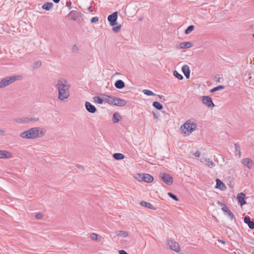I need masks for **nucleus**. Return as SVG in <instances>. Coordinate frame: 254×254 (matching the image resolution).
Wrapping results in <instances>:
<instances>
[{
    "label": "nucleus",
    "instance_id": "nucleus-1",
    "mask_svg": "<svg viewBox=\"0 0 254 254\" xmlns=\"http://www.w3.org/2000/svg\"><path fill=\"white\" fill-rule=\"evenodd\" d=\"M56 86L58 90L59 99L63 101L69 97L71 85L66 79L63 78L58 79Z\"/></svg>",
    "mask_w": 254,
    "mask_h": 254
},
{
    "label": "nucleus",
    "instance_id": "nucleus-2",
    "mask_svg": "<svg viewBox=\"0 0 254 254\" xmlns=\"http://www.w3.org/2000/svg\"><path fill=\"white\" fill-rule=\"evenodd\" d=\"M46 129L43 127H34L29 128L20 134V136L24 139H34L44 136Z\"/></svg>",
    "mask_w": 254,
    "mask_h": 254
},
{
    "label": "nucleus",
    "instance_id": "nucleus-3",
    "mask_svg": "<svg viewBox=\"0 0 254 254\" xmlns=\"http://www.w3.org/2000/svg\"><path fill=\"white\" fill-rule=\"evenodd\" d=\"M197 124L193 119L187 120L180 127V131L186 135H190L197 128Z\"/></svg>",
    "mask_w": 254,
    "mask_h": 254
},
{
    "label": "nucleus",
    "instance_id": "nucleus-4",
    "mask_svg": "<svg viewBox=\"0 0 254 254\" xmlns=\"http://www.w3.org/2000/svg\"><path fill=\"white\" fill-rule=\"evenodd\" d=\"M20 77V75L10 76L6 77L0 82V88H3L15 81Z\"/></svg>",
    "mask_w": 254,
    "mask_h": 254
},
{
    "label": "nucleus",
    "instance_id": "nucleus-5",
    "mask_svg": "<svg viewBox=\"0 0 254 254\" xmlns=\"http://www.w3.org/2000/svg\"><path fill=\"white\" fill-rule=\"evenodd\" d=\"M135 178L138 181H144L146 183L152 182L154 180L153 177L148 174H137Z\"/></svg>",
    "mask_w": 254,
    "mask_h": 254
},
{
    "label": "nucleus",
    "instance_id": "nucleus-6",
    "mask_svg": "<svg viewBox=\"0 0 254 254\" xmlns=\"http://www.w3.org/2000/svg\"><path fill=\"white\" fill-rule=\"evenodd\" d=\"M168 245L169 248L175 251L176 253H178L180 251V247L179 244L176 241L173 240H169L168 241Z\"/></svg>",
    "mask_w": 254,
    "mask_h": 254
},
{
    "label": "nucleus",
    "instance_id": "nucleus-7",
    "mask_svg": "<svg viewBox=\"0 0 254 254\" xmlns=\"http://www.w3.org/2000/svg\"><path fill=\"white\" fill-rule=\"evenodd\" d=\"M118 12H115L108 17V20L111 26H113L117 24Z\"/></svg>",
    "mask_w": 254,
    "mask_h": 254
},
{
    "label": "nucleus",
    "instance_id": "nucleus-8",
    "mask_svg": "<svg viewBox=\"0 0 254 254\" xmlns=\"http://www.w3.org/2000/svg\"><path fill=\"white\" fill-rule=\"evenodd\" d=\"M202 102L203 104L208 107H213L214 106V104L212 102V99L209 96H202Z\"/></svg>",
    "mask_w": 254,
    "mask_h": 254
},
{
    "label": "nucleus",
    "instance_id": "nucleus-9",
    "mask_svg": "<svg viewBox=\"0 0 254 254\" xmlns=\"http://www.w3.org/2000/svg\"><path fill=\"white\" fill-rule=\"evenodd\" d=\"M201 162L205 164L207 166L210 168H213L215 164L210 158H207L205 157H201L200 159Z\"/></svg>",
    "mask_w": 254,
    "mask_h": 254
},
{
    "label": "nucleus",
    "instance_id": "nucleus-10",
    "mask_svg": "<svg viewBox=\"0 0 254 254\" xmlns=\"http://www.w3.org/2000/svg\"><path fill=\"white\" fill-rule=\"evenodd\" d=\"M161 179L168 185H172L173 182V178L168 174H163Z\"/></svg>",
    "mask_w": 254,
    "mask_h": 254
},
{
    "label": "nucleus",
    "instance_id": "nucleus-11",
    "mask_svg": "<svg viewBox=\"0 0 254 254\" xmlns=\"http://www.w3.org/2000/svg\"><path fill=\"white\" fill-rule=\"evenodd\" d=\"M85 107L89 113H95L97 111L96 107L89 102L87 101L85 102Z\"/></svg>",
    "mask_w": 254,
    "mask_h": 254
},
{
    "label": "nucleus",
    "instance_id": "nucleus-12",
    "mask_svg": "<svg viewBox=\"0 0 254 254\" xmlns=\"http://www.w3.org/2000/svg\"><path fill=\"white\" fill-rule=\"evenodd\" d=\"M113 104L116 106L123 107L126 104V102L125 100L121 98L115 97Z\"/></svg>",
    "mask_w": 254,
    "mask_h": 254
},
{
    "label": "nucleus",
    "instance_id": "nucleus-13",
    "mask_svg": "<svg viewBox=\"0 0 254 254\" xmlns=\"http://www.w3.org/2000/svg\"><path fill=\"white\" fill-rule=\"evenodd\" d=\"M11 157L12 155L10 152L0 150V159H8Z\"/></svg>",
    "mask_w": 254,
    "mask_h": 254
},
{
    "label": "nucleus",
    "instance_id": "nucleus-14",
    "mask_svg": "<svg viewBox=\"0 0 254 254\" xmlns=\"http://www.w3.org/2000/svg\"><path fill=\"white\" fill-rule=\"evenodd\" d=\"M101 96L104 98V101H105L106 102L110 104H113V100L114 99L115 97L104 94H101Z\"/></svg>",
    "mask_w": 254,
    "mask_h": 254
},
{
    "label": "nucleus",
    "instance_id": "nucleus-15",
    "mask_svg": "<svg viewBox=\"0 0 254 254\" xmlns=\"http://www.w3.org/2000/svg\"><path fill=\"white\" fill-rule=\"evenodd\" d=\"M242 164L249 169H251L253 166V162L250 158H244L242 160Z\"/></svg>",
    "mask_w": 254,
    "mask_h": 254
},
{
    "label": "nucleus",
    "instance_id": "nucleus-16",
    "mask_svg": "<svg viewBox=\"0 0 254 254\" xmlns=\"http://www.w3.org/2000/svg\"><path fill=\"white\" fill-rule=\"evenodd\" d=\"M245 196V194L242 192L238 194L237 198L239 202L240 203L241 205H243L246 203Z\"/></svg>",
    "mask_w": 254,
    "mask_h": 254
},
{
    "label": "nucleus",
    "instance_id": "nucleus-17",
    "mask_svg": "<svg viewBox=\"0 0 254 254\" xmlns=\"http://www.w3.org/2000/svg\"><path fill=\"white\" fill-rule=\"evenodd\" d=\"M244 222L248 225L250 229H254V222L251 220L249 216H246L244 220Z\"/></svg>",
    "mask_w": 254,
    "mask_h": 254
},
{
    "label": "nucleus",
    "instance_id": "nucleus-18",
    "mask_svg": "<svg viewBox=\"0 0 254 254\" xmlns=\"http://www.w3.org/2000/svg\"><path fill=\"white\" fill-rule=\"evenodd\" d=\"M182 71L183 72L185 76L188 78L190 76V70L189 67L187 65H184L182 68Z\"/></svg>",
    "mask_w": 254,
    "mask_h": 254
},
{
    "label": "nucleus",
    "instance_id": "nucleus-19",
    "mask_svg": "<svg viewBox=\"0 0 254 254\" xmlns=\"http://www.w3.org/2000/svg\"><path fill=\"white\" fill-rule=\"evenodd\" d=\"M125 84L124 82L121 79L118 80L115 83V86L116 88L122 89L125 87Z\"/></svg>",
    "mask_w": 254,
    "mask_h": 254
},
{
    "label": "nucleus",
    "instance_id": "nucleus-20",
    "mask_svg": "<svg viewBox=\"0 0 254 254\" xmlns=\"http://www.w3.org/2000/svg\"><path fill=\"white\" fill-rule=\"evenodd\" d=\"M192 46V44L190 42H182L179 44L180 49L189 48Z\"/></svg>",
    "mask_w": 254,
    "mask_h": 254
},
{
    "label": "nucleus",
    "instance_id": "nucleus-21",
    "mask_svg": "<svg viewBox=\"0 0 254 254\" xmlns=\"http://www.w3.org/2000/svg\"><path fill=\"white\" fill-rule=\"evenodd\" d=\"M140 205L143 207H146V208H149L150 209H152V210L155 209V207L152 204H151L149 202H146L145 201H141L140 202Z\"/></svg>",
    "mask_w": 254,
    "mask_h": 254
},
{
    "label": "nucleus",
    "instance_id": "nucleus-22",
    "mask_svg": "<svg viewBox=\"0 0 254 254\" xmlns=\"http://www.w3.org/2000/svg\"><path fill=\"white\" fill-rule=\"evenodd\" d=\"M121 116L118 113L116 112L113 114L112 121L114 124L118 123L121 120Z\"/></svg>",
    "mask_w": 254,
    "mask_h": 254
},
{
    "label": "nucleus",
    "instance_id": "nucleus-23",
    "mask_svg": "<svg viewBox=\"0 0 254 254\" xmlns=\"http://www.w3.org/2000/svg\"><path fill=\"white\" fill-rule=\"evenodd\" d=\"M216 188L219 189L221 190H224L225 188V186L223 183L219 179L216 180Z\"/></svg>",
    "mask_w": 254,
    "mask_h": 254
},
{
    "label": "nucleus",
    "instance_id": "nucleus-24",
    "mask_svg": "<svg viewBox=\"0 0 254 254\" xmlns=\"http://www.w3.org/2000/svg\"><path fill=\"white\" fill-rule=\"evenodd\" d=\"M116 234L119 237L126 238L128 236V233L125 231H118L116 232Z\"/></svg>",
    "mask_w": 254,
    "mask_h": 254
},
{
    "label": "nucleus",
    "instance_id": "nucleus-25",
    "mask_svg": "<svg viewBox=\"0 0 254 254\" xmlns=\"http://www.w3.org/2000/svg\"><path fill=\"white\" fill-rule=\"evenodd\" d=\"M94 101L98 104H102L104 102V98L100 96H94L93 97Z\"/></svg>",
    "mask_w": 254,
    "mask_h": 254
},
{
    "label": "nucleus",
    "instance_id": "nucleus-26",
    "mask_svg": "<svg viewBox=\"0 0 254 254\" xmlns=\"http://www.w3.org/2000/svg\"><path fill=\"white\" fill-rule=\"evenodd\" d=\"M53 4L52 2H46L42 5V8L47 10H50Z\"/></svg>",
    "mask_w": 254,
    "mask_h": 254
},
{
    "label": "nucleus",
    "instance_id": "nucleus-27",
    "mask_svg": "<svg viewBox=\"0 0 254 254\" xmlns=\"http://www.w3.org/2000/svg\"><path fill=\"white\" fill-rule=\"evenodd\" d=\"M15 121L19 124H27L26 121V117H22V118H19L16 119L15 120Z\"/></svg>",
    "mask_w": 254,
    "mask_h": 254
},
{
    "label": "nucleus",
    "instance_id": "nucleus-28",
    "mask_svg": "<svg viewBox=\"0 0 254 254\" xmlns=\"http://www.w3.org/2000/svg\"><path fill=\"white\" fill-rule=\"evenodd\" d=\"M153 106L159 110L162 109L163 108L162 105L157 101H155L153 103Z\"/></svg>",
    "mask_w": 254,
    "mask_h": 254
},
{
    "label": "nucleus",
    "instance_id": "nucleus-29",
    "mask_svg": "<svg viewBox=\"0 0 254 254\" xmlns=\"http://www.w3.org/2000/svg\"><path fill=\"white\" fill-rule=\"evenodd\" d=\"M114 158L117 160H120L124 159V155L122 153H115L113 155Z\"/></svg>",
    "mask_w": 254,
    "mask_h": 254
},
{
    "label": "nucleus",
    "instance_id": "nucleus-30",
    "mask_svg": "<svg viewBox=\"0 0 254 254\" xmlns=\"http://www.w3.org/2000/svg\"><path fill=\"white\" fill-rule=\"evenodd\" d=\"M27 123L29 122H36L39 121V118L31 117H26Z\"/></svg>",
    "mask_w": 254,
    "mask_h": 254
},
{
    "label": "nucleus",
    "instance_id": "nucleus-31",
    "mask_svg": "<svg viewBox=\"0 0 254 254\" xmlns=\"http://www.w3.org/2000/svg\"><path fill=\"white\" fill-rule=\"evenodd\" d=\"M224 89V86H223V85H219V86H217L214 88H213V89H212L211 90H210V92L211 93H214L218 90H222Z\"/></svg>",
    "mask_w": 254,
    "mask_h": 254
},
{
    "label": "nucleus",
    "instance_id": "nucleus-32",
    "mask_svg": "<svg viewBox=\"0 0 254 254\" xmlns=\"http://www.w3.org/2000/svg\"><path fill=\"white\" fill-rule=\"evenodd\" d=\"M194 26L193 25H190L189 26L187 29L185 30V33L186 34H189L190 33L191 31H192L194 30Z\"/></svg>",
    "mask_w": 254,
    "mask_h": 254
},
{
    "label": "nucleus",
    "instance_id": "nucleus-33",
    "mask_svg": "<svg viewBox=\"0 0 254 254\" xmlns=\"http://www.w3.org/2000/svg\"><path fill=\"white\" fill-rule=\"evenodd\" d=\"M142 92L147 95V96H152V95H155V94L152 92L151 91V90H147V89H144L143 91H142Z\"/></svg>",
    "mask_w": 254,
    "mask_h": 254
},
{
    "label": "nucleus",
    "instance_id": "nucleus-34",
    "mask_svg": "<svg viewBox=\"0 0 254 254\" xmlns=\"http://www.w3.org/2000/svg\"><path fill=\"white\" fill-rule=\"evenodd\" d=\"M174 75L180 80H182L183 78V76L182 75L180 74L177 71L175 70L173 72Z\"/></svg>",
    "mask_w": 254,
    "mask_h": 254
},
{
    "label": "nucleus",
    "instance_id": "nucleus-35",
    "mask_svg": "<svg viewBox=\"0 0 254 254\" xmlns=\"http://www.w3.org/2000/svg\"><path fill=\"white\" fill-rule=\"evenodd\" d=\"M235 153L236 154H239L240 155L241 151H240V146L239 144L236 143L235 144Z\"/></svg>",
    "mask_w": 254,
    "mask_h": 254
},
{
    "label": "nucleus",
    "instance_id": "nucleus-36",
    "mask_svg": "<svg viewBox=\"0 0 254 254\" xmlns=\"http://www.w3.org/2000/svg\"><path fill=\"white\" fill-rule=\"evenodd\" d=\"M90 237L93 240L96 241L98 239V235L96 233H91L90 235Z\"/></svg>",
    "mask_w": 254,
    "mask_h": 254
},
{
    "label": "nucleus",
    "instance_id": "nucleus-37",
    "mask_svg": "<svg viewBox=\"0 0 254 254\" xmlns=\"http://www.w3.org/2000/svg\"><path fill=\"white\" fill-rule=\"evenodd\" d=\"M168 194L169 196L171 198H172V199H173L175 201H178L179 200V199H178V197H177V196H176L175 194H173L172 193L168 192Z\"/></svg>",
    "mask_w": 254,
    "mask_h": 254
},
{
    "label": "nucleus",
    "instance_id": "nucleus-38",
    "mask_svg": "<svg viewBox=\"0 0 254 254\" xmlns=\"http://www.w3.org/2000/svg\"><path fill=\"white\" fill-rule=\"evenodd\" d=\"M226 213L230 219L232 220L234 218L233 214L230 210H229Z\"/></svg>",
    "mask_w": 254,
    "mask_h": 254
},
{
    "label": "nucleus",
    "instance_id": "nucleus-39",
    "mask_svg": "<svg viewBox=\"0 0 254 254\" xmlns=\"http://www.w3.org/2000/svg\"><path fill=\"white\" fill-rule=\"evenodd\" d=\"M221 205L222 206V209L223 211L227 212L229 210L226 204L221 203Z\"/></svg>",
    "mask_w": 254,
    "mask_h": 254
},
{
    "label": "nucleus",
    "instance_id": "nucleus-40",
    "mask_svg": "<svg viewBox=\"0 0 254 254\" xmlns=\"http://www.w3.org/2000/svg\"><path fill=\"white\" fill-rule=\"evenodd\" d=\"M121 25H119V26H117L116 27H114L113 28V30L114 32H116V33H117L119 31V30L121 29Z\"/></svg>",
    "mask_w": 254,
    "mask_h": 254
},
{
    "label": "nucleus",
    "instance_id": "nucleus-41",
    "mask_svg": "<svg viewBox=\"0 0 254 254\" xmlns=\"http://www.w3.org/2000/svg\"><path fill=\"white\" fill-rule=\"evenodd\" d=\"M41 65H42L41 61H38L35 63L34 66L35 68H37V67H40Z\"/></svg>",
    "mask_w": 254,
    "mask_h": 254
},
{
    "label": "nucleus",
    "instance_id": "nucleus-42",
    "mask_svg": "<svg viewBox=\"0 0 254 254\" xmlns=\"http://www.w3.org/2000/svg\"><path fill=\"white\" fill-rule=\"evenodd\" d=\"M70 16H72L71 19L73 21H75L76 20V16H74V13L73 11H71L69 14Z\"/></svg>",
    "mask_w": 254,
    "mask_h": 254
},
{
    "label": "nucleus",
    "instance_id": "nucleus-43",
    "mask_svg": "<svg viewBox=\"0 0 254 254\" xmlns=\"http://www.w3.org/2000/svg\"><path fill=\"white\" fill-rule=\"evenodd\" d=\"M98 20H99L98 17L95 16V17H93L92 18V19L91 20V22L92 23H95V22L98 21Z\"/></svg>",
    "mask_w": 254,
    "mask_h": 254
},
{
    "label": "nucleus",
    "instance_id": "nucleus-44",
    "mask_svg": "<svg viewBox=\"0 0 254 254\" xmlns=\"http://www.w3.org/2000/svg\"><path fill=\"white\" fill-rule=\"evenodd\" d=\"M35 218H36L37 219H40L42 218L43 217V215L41 213H37L35 215Z\"/></svg>",
    "mask_w": 254,
    "mask_h": 254
},
{
    "label": "nucleus",
    "instance_id": "nucleus-45",
    "mask_svg": "<svg viewBox=\"0 0 254 254\" xmlns=\"http://www.w3.org/2000/svg\"><path fill=\"white\" fill-rule=\"evenodd\" d=\"M72 50L73 52H77L78 51V47L76 45H74L72 48Z\"/></svg>",
    "mask_w": 254,
    "mask_h": 254
},
{
    "label": "nucleus",
    "instance_id": "nucleus-46",
    "mask_svg": "<svg viewBox=\"0 0 254 254\" xmlns=\"http://www.w3.org/2000/svg\"><path fill=\"white\" fill-rule=\"evenodd\" d=\"M194 156L195 157H199L200 156V153L199 151H196L194 153Z\"/></svg>",
    "mask_w": 254,
    "mask_h": 254
},
{
    "label": "nucleus",
    "instance_id": "nucleus-47",
    "mask_svg": "<svg viewBox=\"0 0 254 254\" xmlns=\"http://www.w3.org/2000/svg\"><path fill=\"white\" fill-rule=\"evenodd\" d=\"M119 254H128L124 250H120L119 251Z\"/></svg>",
    "mask_w": 254,
    "mask_h": 254
},
{
    "label": "nucleus",
    "instance_id": "nucleus-48",
    "mask_svg": "<svg viewBox=\"0 0 254 254\" xmlns=\"http://www.w3.org/2000/svg\"><path fill=\"white\" fill-rule=\"evenodd\" d=\"M71 4V2L70 1H66V6L69 7V6H70Z\"/></svg>",
    "mask_w": 254,
    "mask_h": 254
},
{
    "label": "nucleus",
    "instance_id": "nucleus-49",
    "mask_svg": "<svg viewBox=\"0 0 254 254\" xmlns=\"http://www.w3.org/2000/svg\"><path fill=\"white\" fill-rule=\"evenodd\" d=\"M0 134L4 135L5 134V130L0 129Z\"/></svg>",
    "mask_w": 254,
    "mask_h": 254
},
{
    "label": "nucleus",
    "instance_id": "nucleus-50",
    "mask_svg": "<svg viewBox=\"0 0 254 254\" xmlns=\"http://www.w3.org/2000/svg\"><path fill=\"white\" fill-rule=\"evenodd\" d=\"M77 167L78 169H81V170H83V169H84V168H83L84 167H83V166H80V165H77Z\"/></svg>",
    "mask_w": 254,
    "mask_h": 254
},
{
    "label": "nucleus",
    "instance_id": "nucleus-51",
    "mask_svg": "<svg viewBox=\"0 0 254 254\" xmlns=\"http://www.w3.org/2000/svg\"><path fill=\"white\" fill-rule=\"evenodd\" d=\"M219 242H220L222 244H224V245L225 244V241L223 240H220L219 241Z\"/></svg>",
    "mask_w": 254,
    "mask_h": 254
},
{
    "label": "nucleus",
    "instance_id": "nucleus-52",
    "mask_svg": "<svg viewBox=\"0 0 254 254\" xmlns=\"http://www.w3.org/2000/svg\"><path fill=\"white\" fill-rule=\"evenodd\" d=\"M60 0H53V1L55 3H58L59 2Z\"/></svg>",
    "mask_w": 254,
    "mask_h": 254
},
{
    "label": "nucleus",
    "instance_id": "nucleus-53",
    "mask_svg": "<svg viewBox=\"0 0 254 254\" xmlns=\"http://www.w3.org/2000/svg\"><path fill=\"white\" fill-rule=\"evenodd\" d=\"M253 37H254V33L252 35Z\"/></svg>",
    "mask_w": 254,
    "mask_h": 254
},
{
    "label": "nucleus",
    "instance_id": "nucleus-54",
    "mask_svg": "<svg viewBox=\"0 0 254 254\" xmlns=\"http://www.w3.org/2000/svg\"><path fill=\"white\" fill-rule=\"evenodd\" d=\"M90 9H91V7H89V10H90Z\"/></svg>",
    "mask_w": 254,
    "mask_h": 254
}]
</instances>
